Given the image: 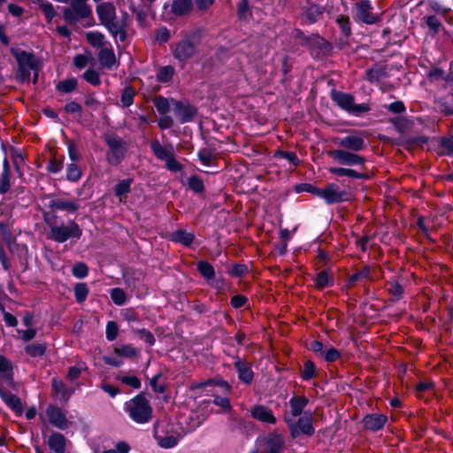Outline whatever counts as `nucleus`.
<instances>
[{
	"mask_svg": "<svg viewBox=\"0 0 453 453\" xmlns=\"http://www.w3.org/2000/svg\"><path fill=\"white\" fill-rule=\"evenodd\" d=\"M296 193H309L325 201L326 204L340 203L349 200V193L341 190L335 183H328L326 188H320L311 183L303 182L296 184L294 188Z\"/></svg>",
	"mask_w": 453,
	"mask_h": 453,
	"instance_id": "nucleus-1",
	"label": "nucleus"
},
{
	"mask_svg": "<svg viewBox=\"0 0 453 453\" xmlns=\"http://www.w3.org/2000/svg\"><path fill=\"white\" fill-rule=\"evenodd\" d=\"M58 216L53 214L50 219L44 216V220L50 228L48 238L58 242L63 243L69 239L78 241L82 235V229L75 220H69L67 225L62 223L58 225Z\"/></svg>",
	"mask_w": 453,
	"mask_h": 453,
	"instance_id": "nucleus-2",
	"label": "nucleus"
},
{
	"mask_svg": "<svg viewBox=\"0 0 453 453\" xmlns=\"http://www.w3.org/2000/svg\"><path fill=\"white\" fill-rule=\"evenodd\" d=\"M10 52L17 62L16 81L19 84L28 82L31 79L32 69L36 68V62L39 58L34 51H27L19 48H11Z\"/></svg>",
	"mask_w": 453,
	"mask_h": 453,
	"instance_id": "nucleus-3",
	"label": "nucleus"
},
{
	"mask_svg": "<svg viewBox=\"0 0 453 453\" xmlns=\"http://www.w3.org/2000/svg\"><path fill=\"white\" fill-rule=\"evenodd\" d=\"M283 421L288 429L289 438L292 441H296L302 436L311 437L315 434V420L311 411H306L302 417L297 418L283 416Z\"/></svg>",
	"mask_w": 453,
	"mask_h": 453,
	"instance_id": "nucleus-4",
	"label": "nucleus"
},
{
	"mask_svg": "<svg viewBox=\"0 0 453 453\" xmlns=\"http://www.w3.org/2000/svg\"><path fill=\"white\" fill-rule=\"evenodd\" d=\"M201 41V31L193 30L183 36L174 46H172L173 58L180 63H186L192 58Z\"/></svg>",
	"mask_w": 453,
	"mask_h": 453,
	"instance_id": "nucleus-5",
	"label": "nucleus"
},
{
	"mask_svg": "<svg viewBox=\"0 0 453 453\" xmlns=\"http://www.w3.org/2000/svg\"><path fill=\"white\" fill-rule=\"evenodd\" d=\"M124 410L130 418L138 424L149 422L152 416V407L142 392L126 402Z\"/></svg>",
	"mask_w": 453,
	"mask_h": 453,
	"instance_id": "nucleus-6",
	"label": "nucleus"
},
{
	"mask_svg": "<svg viewBox=\"0 0 453 453\" xmlns=\"http://www.w3.org/2000/svg\"><path fill=\"white\" fill-rule=\"evenodd\" d=\"M293 37L298 41L302 47H305L310 50H319L321 52L326 53L332 50L331 43L318 33L307 35L302 29L295 28L293 30Z\"/></svg>",
	"mask_w": 453,
	"mask_h": 453,
	"instance_id": "nucleus-7",
	"label": "nucleus"
},
{
	"mask_svg": "<svg viewBox=\"0 0 453 453\" xmlns=\"http://www.w3.org/2000/svg\"><path fill=\"white\" fill-rule=\"evenodd\" d=\"M104 142L109 147L105 154L107 163L111 166H118L126 157L127 149L125 148L124 141L120 137L113 134L106 135L104 137Z\"/></svg>",
	"mask_w": 453,
	"mask_h": 453,
	"instance_id": "nucleus-8",
	"label": "nucleus"
},
{
	"mask_svg": "<svg viewBox=\"0 0 453 453\" xmlns=\"http://www.w3.org/2000/svg\"><path fill=\"white\" fill-rule=\"evenodd\" d=\"M173 102V111L180 124L193 122L198 113V108L191 104L188 99L174 100Z\"/></svg>",
	"mask_w": 453,
	"mask_h": 453,
	"instance_id": "nucleus-9",
	"label": "nucleus"
},
{
	"mask_svg": "<svg viewBox=\"0 0 453 453\" xmlns=\"http://www.w3.org/2000/svg\"><path fill=\"white\" fill-rule=\"evenodd\" d=\"M326 12V7L306 0V4L300 7V23L303 26H311L319 22Z\"/></svg>",
	"mask_w": 453,
	"mask_h": 453,
	"instance_id": "nucleus-10",
	"label": "nucleus"
},
{
	"mask_svg": "<svg viewBox=\"0 0 453 453\" xmlns=\"http://www.w3.org/2000/svg\"><path fill=\"white\" fill-rule=\"evenodd\" d=\"M327 155L342 165H360L362 169L365 168V157L356 154L355 151H348L345 150H332L327 151Z\"/></svg>",
	"mask_w": 453,
	"mask_h": 453,
	"instance_id": "nucleus-11",
	"label": "nucleus"
},
{
	"mask_svg": "<svg viewBox=\"0 0 453 453\" xmlns=\"http://www.w3.org/2000/svg\"><path fill=\"white\" fill-rule=\"evenodd\" d=\"M55 195L50 194H45L42 196V199H50L47 207L56 214L57 211H65L68 214L75 213L79 208L80 205L76 200L71 201V200H65L61 198H54Z\"/></svg>",
	"mask_w": 453,
	"mask_h": 453,
	"instance_id": "nucleus-12",
	"label": "nucleus"
},
{
	"mask_svg": "<svg viewBox=\"0 0 453 453\" xmlns=\"http://www.w3.org/2000/svg\"><path fill=\"white\" fill-rule=\"evenodd\" d=\"M361 422L365 430L378 432L388 422V416L382 413H368L363 417Z\"/></svg>",
	"mask_w": 453,
	"mask_h": 453,
	"instance_id": "nucleus-13",
	"label": "nucleus"
},
{
	"mask_svg": "<svg viewBox=\"0 0 453 453\" xmlns=\"http://www.w3.org/2000/svg\"><path fill=\"white\" fill-rule=\"evenodd\" d=\"M372 6L370 0H360L357 4V16L365 24L373 25L380 20L379 15L372 14Z\"/></svg>",
	"mask_w": 453,
	"mask_h": 453,
	"instance_id": "nucleus-14",
	"label": "nucleus"
},
{
	"mask_svg": "<svg viewBox=\"0 0 453 453\" xmlns=\"http://www.w3.org/2000/svg\"><path fill=\"white\" fill-rule=\"evenodd\" d=\"M49 422L55 427L65 430L68 427V420L64 411L58 406L49 404L46 408Z\"/></svg>",
	"mask_w": 453,
	"mask_h": 453,
	"instance_id": "nucleus-15",
	"label": "nucleus"
},
{
	"mask_svg": "<svg viewBox=\"0 0 453 453\" xmlns=\"http://www.w3.org/2000/svg\"><path fill=\"white\" fill-rule=\"evenodd\" d=\"M289 411H286L283 416H288V418H297L303 415L304 409L309 403V398L305 395H294L288 401Z\"/></svg>",
	"mask_w": 453,
	"mask_h": 453,
	"instance_id": "nucleus-16",
	"label": "nucleus"
},
{
	"mask_svg": "<svg viewBox=\"0 0 453 453\" xmlns=\"http://www.w3.org/2000/svg\"><path fill=\"white\" fill-rule=\"evenodd\" d=\"M234 367L237 372L238 380L246 384L250 385L254 379V372L251 369L250 365L243 360H241L239 357H234Z\"/></svg>",
	"mask_w": 453,
	"mask_h": 453,
	"instance_id": "nucleus-17",
	"label": "nucleus"
},
{
	"mask_svg": "<svg viewBox=\"0 0 453 453\" xmlns=\"http://www.w3.org/2000/svg\"><path fill=\"white\" fill-rule=\"evenodd\" d=\"M205 387H219L225 395H228L232 392L231 385L220 377L210 378L200 382L192 383L189 388L193 391Z\"/></svg>",
	"mask_w": 453,
	"mask_h": 453,
	"instance_id": "nucleus-18",
	"label": "nucleus"
},
{
	"mask_svg": "<svg viewBox=\"0 0 453 453\" xmlns=\"http://www.w3.org/2000/svg\"><path fill=\"white\" fill-rule=\"evenodd\" d=\"M339 146L348 151H361L365 147V139L360 134H349L339 139Z\"/></svg>",
	"mask_w": 453,
	"mask_h": 453,
	"instance_id": "nucleus-19",
	"label": "nucleus"
},
{
	"mask_svg": "<svg viewBox=\"0 0 453 453\" xmlns=\"http://www.w3.org/2000/svg\"><path fill=\"white\" fill-rule=\"evenodd\" d=\"M0 379L10 388L16 389L12 363L3 355H0Z\"/></svg>",
	"mask_w": 453,
	"mask_h": 453,
	"instance_id": "nucleus-20",
	"label": "nucleus"
},
{
	"mask_svg": "<svg viewBox=\"0 0 453 453\" xmlns=\"http://www.w3.org/2000/svg\"><path fill=\"white\" fill-rule=\"evenodd\" d=\"M51 389L52 395L58 397L61 402L65 403H67L70 400L75 391L74 388L67 387L63 380L57 377H54L51 380Z\"/></svg>",
	"mask_w": 453,
	"mask_h": 453,
	"instance_id": "nucleus-21",
	"label": "nucleus"
},
{
	"mask_svg": "<svg viewBox=\"0 0 453 453\" xmlns=\"http://www.w3.org/2000/svg\"><path fill=\"white\" fill-rule=\"evenodd\" d=\"M331 100L342 110L349 112L355 97L349 93H345L336 89H332L330 92Z\"/></svg>",
	"mask_w": 453,
	"mask_h": 453,
	"instance_id": "nucleus-22",
	"label": "nucleus"
},
{
	"mask_svg": "<svg viewBox=\"0 0 453 453\" xmlns=\"http://www.w3.org/2000/svg\"><path fill=\"white\" fill-rule=\"evenodd\" d=\"M0 398L16 414V416L22 415L23 405L20 398L16 395L7 392L1 384Z\"/></svg>",
	"mask_w": 453,
	"mask_h": 453,
	"instance_id": "nucleus-23",
	"label": "nucleus"
},
{
	"mask_svg": "<svg viewBox=\"0 0 453 453\" xmlns=\"http://www.w3.org/2000/svg\"><path fill=\"white\" fill-rule=\"evenodd\" d=\"M266 453H283L285 449V440L282 434L277 432L269 433L265 439Z\"/></svg>",
	"mask_w": 453,
	"mask_h": 453,
	"instance_id": "nucleus-24",
	"label": "nucleus"
},
{
	"mask_svg": "<svg viewBox=\"0 0 453 453\" xmlns=\"http://www.w3.org/2000/svg\"><path fill=\"white\" fill-rule=\"evenodd\" d=\"M251 417L262 423L274 425L277 422L273 412L269 408L257 404L250 411Z\"/></svg>",
	"mask_w": 453,
	"mask_h": 453,
	"instance_id": "nucleus-25",
	"label": "nucleus"
},
{
	"mask_svg": "<svg viewBox=\"0 0 453 453\" xmlns=\"http://www.w3.org/2000/svg\"><path fill=\"white\" fill-rule=\"evenodd\" d=\"M96 12L98 17L100 25L104 26L107 22L114 19L116 13V7L111 2H103L98 4L96 7Z\"/></svg>",
	"mask_w": 453,
	"mask_h": 453,
	"instance_id": "nucleus-26",
	"label": "nucleus"
},
{
	"mask_svg": "<svg viewBox=\"0 0 453 453\" xmlns=\"http://www.w3.org/2000/svg\"><path fill=\"white\" fill-rule=\"evenodd\" d=\"M104 27L113 38H119L122 42L127 40V32L125 29L124 25L119 21L117 14L114 16L113 19L104 24Z\"/></svg>",
	"mask_w": 453,
	"mask_h": 453,
	"instance_id": "nucleus-27",
	"label": "nucleus"
},
{
	"mask_svg": "<svg viewBox=\"0 0 453 453\" xmlns=\"http://www.w3.org/2000/svg\"><path fill=\"white\" fill-rule=\"evenodd\" d=\"M92 16V11H85L81 8L65 7L63 10L64 19L71 24H76L81 19H87Z\"/></svg>",
	"mask_w": 453,
	"mask_h": 453,
	"instance_id": "nucleus-28",
	"label": "nucleus"
},
{
	"mask_svg": "<svg viewBox=\"0 0 453 453\" xmlns=\"http://www.w3.org/2000/svg\"><path fill=\"white\" fill-rule=\"evenodd\" d=\"M328 172L338 177H349L356 180H367L370 179V175L365 173H359L351 168H344V167H329Z\"/></svg>",
	"mask_w": 453,
	"mask_h": 453,
	"instance_id": "nucleus-29",
	"label": "nucleus"
},
{
	"mask_svg": "<svg viewBox=\"0 0 453 453\" xmlns=\"http://www.w3.org/2000/svg\"><path fill=\"white\" fill-rule=\"evenodd\" d=\"M168 240L174 243L181 244L185 247H190L195 241V234L193 233H188L184 229L179 228L169 234Z\"/></svg>",
	"mask_w": 453,
	"mask_h": 453,
	"instance_id": "nucleus-30",
	"label": "nucleus"
},
{
	"mask_svg": "<svg viewBox=\"0 0 453 453\" xmlns=\"http://www.w3.org/2000/svg\"><path fill=\"white\" fill-rule=\"evenodd\" d=\"M313 282L318 290H323L334 285V274L330 270H323L313 278Z\"/></svg>",
	"mask_w": 453,
	"mask_h": 453,
	"instance_id": "nucleus-31",
	"label": "nucleus"
},
{
	"mask_svg": "<svg viewBox=\"0 0 453 453\" xmlns=\"http://www.w3.org/2000/svg\"><path fill=\"white\" fill-rule=\"evenodd\" d=\"M48 445L56 453H65L66 439L61 433L53 432L49 437Z\"/></svg>",
	"mask_w": 453,
	"mask_h": 453,
	"instance_id": "nucleus-32",
	"label": "nucleus"
},
{
	"mask_svg": "<svg viewBox=\"0 0 453 453\" xmlns=\"http://www.w3.org/2000/svg\"><path fill=\"white\" fill-rule=\"evenodd\" d=\"M98 61L103 67L111 69L116 64V56L111 48H103L97 55Z\"/></svg>",
	"mask_w": 453,
	"mask_h": 453,
	"instance_id": "nucleus-33",
	"label": "nucleus"
},
{
	"mask_svg": "<svg viewBox=\"0 0 453 453\" xmlns=\"http://www.w3.org/2000/svg\"><path fill=\"white\" fill-rule=\"evenodd\" d=\"M134 182L133 178L120 180L113 188L114 195L119 201L127 198V194L131 192V185Z\"/></svg>",
	"mask_w": 453,
	"mask_h": 453,
	"instance_id": "nucleus-34",
	"label": "nucleus"
},
{
	"mask_svg": "<svg viewBox=\"0 0 453 453\" xmlns=\"http://www.w3.org/2000/svg\"><path fill=\"white\" fill-rule=\"evenodd\" d=\"M150 150L153 152L154 156L159 159L165 161L167 158H169L173 153V150L171 147L170 149H167L161 145L158 140L155 139L153 140L150 144Z\"/></svg>",
	"mask_w": 453,
	"mask_h": 453,
	"instance_id": "nucleus-35",
	"label": "nucleus"
},
{
	"mask_svg": "<svg viewBox=\"0 0 453 453\" xmlns=\"http://www.w3.org/2000/svg\"><path fill=\"white\" fill-rule=\"evenodd\" d=\"M192 9V0H173L171 5V12L176 16H184Z\"/></svg>",
	"mask_w": 453,
	"mask_h": 453,
	"instance_id": "nucleus-36",
	"label": "nucleus"
},
{
	"mask_svg": "<svg viewBox=\"0 0 453 453\" xmlns=\"http://www.w3.org/2000/svg\"><path fill=\"white\" fill-rule=\"evenodd\" d=\"M196 270L206 282H210L216 276L213 265L206 260H199L196 263Z\"/></svg>",
	"mask_w": 453,
	"mask_h": 453,
	"instance_id": "nucleus-37",
	"label": "nucleus"
},
{
	"mask_svg": "<svg viewBox=\"0 0 453 453\" xmlns=\"http://www.w3.org/2000/svg\"><path fill=\"white\" fill-rule=\"evenodd\" d=\"M437 153L453 157V135L441 136L439 139Z\"/></svg>",
	"mask_w": 453,
	"mask_h": 453,
	"instance_id": "nucleus-38",
	"label": "nucleus"
},
{
	"mask_svg": "<svg viewBox=\"0 0 453 453\" xmlns=\"http://www.w3.org/2000/svg\"><path fill=\"white\" fill-rule=\"evenodd\" d=\"M114 353L120 357L135 358L140 356V351L132 344H122L114 349Z\"/></svg>",
	"mask_w": 453,
	"mask_h": 453,
	"instance_id": "nucleus-39",
	"label": "nucleus"
},
{
	"mask_svg": "<svg viewBox=\"0 0 453 453\" xmlns=\"http://www.w3.org/2000/svg\"><path fill=\"white\" fill-rule=\"evenodd\" d=\"M123 319L127 321L129 327L133 331V326H138L142 324L140 315L134 311V309H127L120 313Z\"/></svg>",
	"mask_w": 453,
	"mask_h": 453,
	"instance_id": "nucleus-40",
	"label": "nucleus"
},
{
	"mask_svg": "<svg viewBox=\"0 0 453 453\" xmlns=\"http://www.w3.org/2000/svg\"><path fill=\"white\" fill-rule=\"evenodd\" d=\"M366 79L369 82H378L383 77H387V72L384 67L374 65L365 71Z\"/></svg>",
	"mask_w": 453,
	"mask_h": 453,
	"instance_id": "nucleus-41",
	"label": "nucleus"
},
{
	"mask_svg": "<svg viewBox=\"0 0 453 453\" xmlns=\"http://www.w3.org/2000/svg\"><path fill=\"white\" fill-rule=\"evenodd\" d=\"M175 70L173 65H165L159 68L156 79L158 82L168 83L173 80Z\"/></svg>",
	"mask_w": 453,
	"mask_h": 453,
	"instance_id": "nucleus-42",
	"label": "nucleus"
},
{
	"mask_svg": "<svg viewBox=\"0 0 453 453\" xmlns=\"http://www.w3.org/2000/svg\"><path fill=\"white\" fill-rule=\"evenodd\" d=\"M133 333L137 334L138 338L143 341L149 347H152L156 342L153 334L146 328L133 326Z\"/></svg>",
	"mask_w": 453,
	"mask_h": 453,
	"instance_id": "nucleus-43",
	"label": "nucleus"
},
{
	"mask_svg": "<svg viewBox=\"0 0 453 453\" xmlns=\"http://www.w3.org/2000/svg\"><path fill=\"white\" fill-rule=\"evenodd\" d=\"M75 301L78 303H82L87 300L89 293V288L85 282H78L73 288Z\"/></svg>",
	"mask_w": 453,
	"mask_h": 453,
	"instance_id": "nucleus-44",
	"label": "nucleus"
},
{
	"mask_svg": "<svg viewBox=\"0 0 453 453\" xmlns=\"http://www.w3.org/2000/svg\"><path fill=\"white\" fill-rule=\"evenodd\" d=\"M317 376V367L312 360H306L303 364V369L301 372V378L303 381H309L310 380Z\"/></svg>",
	"mask_w": 453,
	"mask_h": 453,
	"instance_id": "nucleus-45",
	"label": "nucleus"
},
{
	"mask_svg": "<svg viewBox=\"0 0 453 453\" xmlns=\"http://www.w3.org/2000/svg\"><path fill=\"white\" fill-rule=\"evenodd\" d=\"M424 20L429 28L430 35H437L440 32L441 27H442L441 20L435 15L425 16Z\"/></svg>",
	"mask_w": 453,
	"mask_h": 453,
	"instance_id": "nucleus-46",
	"label": "nucleus"
},
{
	"mask_svg": "<svg viewBox=\"0 0 453 453\" xmlns=\"http://www.w3.org/2000/svg\"><path fill=\"white\" fill-rule=\"evenodd\" d=\"M2 236H3V240L4 241V242L7 244V246L9 247V249L11 250H12V245H15L17 248V250L19 251V256H21V254L23 252H26V253L27 252V246L26 244L16 243V238H15V236H13L11 230L8 231L7 233L4 234Z\"/></svg>",
	"mask_w": 453,
	"mask_h": 453,
	"instance_id": "nucleus-47",
	"label": "nucleus"
},
{
	"mask_svg": "<svg viewBox=\"0 0 453 453\" xmlns=\"http://www.w3.org/2000/svg\"><path fill=\"white\" fill-rule=\"evenodd\" d=\"M78 86V81L76 78H69L63 81H60L56 85L57 90L63 93H71L76 89Z\"/></svg>",
	"mask_w": 453,
	"mask_h": 453,
	"instance_id": "nucleus-48",
	"label": "nucleus"
},
{
	"mask_svg": "<svg viewBox=\"0 0 453 453\" xmlns=\"http://www.w3.org/2000/svg\"><path fill=\"white\" fill-rule=\"evenodd\" d=\"M336 23L342 32V35L345 38H349L351 35V25L349 16L341 14L336 19Z\"/></svg>",
	"mask_w": 453,
	"mask_h": 453,
	"instance_id": "nucleus-49",
	"label": "nucleus"
},
{
	"mask_svg": "<svg viewBox=\"0 0 453 453\" xmlns=\"http://www.w3.org/2000/svg\"><path fill=\"white\" fill-rule=\"evenodd\" d=\"M371 267L370 265L364 266L361 270L358 272L353 273L349 279H348V285L349 287L353 286L357 281H359L363 279H371Z\"/></svg>",
	"mask_w": 453,
	"mask_h": 453,
	"instance_id": "nucleus-50",
	"label": "nucleus"
},
{
	"mask_svg": "<svg viewBox=\"0 0 453 453\" xmlns=\"http://www.w3.org/2000/svg\"><path fill=\"white\" fill-rule=\"evenodd\" d=\"M47 347L42 343H31L25 347V352L31 357H42L45 354Z\"/></svg>",
	"mask_w": 453,
	"mask_h": 453,
	"instance_id": "nucleus-51",
	"label": "nucleus"
},
{
	"mask_svg": "<svg viewBox=\"0 0 453 453\" xmlns=\"http://www.w3.org/2000/svg\"><path fill=\"white\" fill-rule=\"evenodd\" d=\"M388 285V291L393 296L394 302L403 298L404 288L397 280L389 281Z\"/></svg>",
	"mask_w": 453,
	"mask_h": 453,
	"instance_id": "nucleus-52",
	"label": "nucleus"
},
{
	"mask_svg": "<svg viewBox=\"0 0 453 453\" xmlns=\"http://www.w3.org/2000/svg\"><path fill=\"white\" fill-rule=\"evenodd\" d=\"M153 103L157 112L161 115L167 114L171 110L168 99L163 96H156Z\"/></svg>",
	"mask_w": 453,
	"mask_h": 453,
	"instance_id": "nucleus-53",
	"label": "nucleus"
},
{
	"mask_svg": "<svg viewBox=\"0 0 453 453\" xmlns=\"http://www.w3.org/2000/svg\"><path fill=\"white\" fill-rule=\"evenodd\" d=\"M236 14L240 20H245L251 16L249 0H240L236 4Z\"/></svg>",
	"mask_w": 453,
	"mask_h": 453,
	"instance_id": "nucleus-54",
	"label": "nucleus"
},
{
	"mask_svg": "<svg viewBox=\"0 0 453 453\" xmlns=\"http://www.w3.org/2000/svg\"><path fill=\"white\" fill-rule=\"evenodd\" d=\"M82 172L81 168L75 164L71 163L67 165L65 178L71 182H77L81 180Z\"/></svg>",
	"mask_w": 453,
	"mask_h": 453,
	"instance_id": "nucleus-55",
	"label": "nucleus"
},
{
	"mask_svg": "<svg viewBox=\"0 0 453 453\" xmlns=\"http://www.w3.org/2000/svg\"><path fill=\"white\" fill-rule=\"evenodd\" d=\"M273 157L275 158L287 159L294 166H297L300 164V159L297 157L296 154L293 151L278 150L274 152Z\"/></svg>",
	"mask_w": 453,
	"mask_h": 453,
	"instance_id": "nucleus-56",
	"label": "nucleus"
},
{
	"mask_svg": "<svg viewBox=\"0 0 453 453\" xmlns=\"http://www.w3.org/2000/svg\"><path fill=\"white\" fill-rule=\"evenodd\" d=\"M188 188L196 194H201L204 191V184L202 178L198 175H191L188 179Z\"/></svg>",
	"mask_w": 453,
	"mask_h": 453,
	"instance_id": "nucleus-57",
	"label": "nucleus"
},
{
	"mask_svg": "<svg viewBox=\"0 0 453 453\" xmlns=\"http://www.w3.org/2000/svg\"><path fill=\"white\" fill-rule=\"evenodd\" d=\"M249 273L247 265L242 263H235L230 269L227 270V273L234 278H243Z\"/></svg>",
	"mask_w": 453,
	"mask_h": 453,
	"instance_id": "nucleus-58",
	"label": "nucleus"
},
{
	"mask_svg": "<svg viewBox=\"0 0 453 453\" xmlns=\"http://www.w3.org/2000/svg\"><path fill=\"white\" fill-rule=\"evenodd\" d=\"M88 42L96 48H100L104 44V35L97 31H91L86 34Z\"/></svg>",
	"mask_w": 453,
	"mask_h": 453,
	"instance_id": "nucleus-59",
	"label": "nucleus"
},
{
	"mask_svg": "<svg viewBox=\"0 0 453 453\" xmlns=\"http://www.w3.org/2000/svg\"><path fill=\"white\" fill-rule=\"evenodd\" d=\"M111 301L118 306L125 304L127 301L126 292L120 288H113L110 291Z\"/></svg>",
	"mask_w": 453,
	"mask_h": 453,
	"instance_id": "nucleus-60",
	"label": "nucleus"
},
{
	"mask_svg": "<svg viewBox=\"0 0 453 453\" xmlns=\"http://www.w3.org/2000/svg\"><path fill=\"white\" fill-rule=\"evenodd\" d=\"M134 91L131 86L125 87L121 92L120 101L123 107H129L134 104Z\"/></svg>",
	"mask_w": 453,
	"mask_h": 453,
	"instance_id": "nucleus-61",
	"label": "nucleus"
},
{
	"mask_svg": "<svg viewBox=\"0 0 453 453\" xmlns=\"http://www.w3.org/2000/svg\"><path fill=\"white\" fill-rule=\"evenodd\" d=\"M65 156H60L58 157L57 156H54L49 162L47 165V171L50 173H59L64 165Z\"/></svg>",
	"mask_w": 453,
	"mask_h": 453,
	"instance_id": "nucleus-62",
	"label": "nucleus"
},
{
	"mask_svg": "<svg viewBox=\"0 0 453 453\" xmlns=\"http://www.w3.org/2000/svg\"><path fill=\"white\" fill-rule=\"evenodd\" d=\"M72 274L77 279H84L88 274V266L84 262H76L73 265Z\"/></svg>",
	"mask_w": 453,
	"mask_h": 453,
	"instance_id": "nucleus-63",
	"label": "nucleus"
},
{
	"mask_svg": "<svg viewBox=\"0 0 453 453\" xmlns=\"http://www.w3.org/2000/svg\"><path fill=\"white\" fill-rule=\"evenodd\" d=\"M82 78L92 86L97 87L101 84L100 74L94 69L86 70L82 74Z\"/></svg>",
	"mask_w": 453,
	"mask_h": 453,
	"instance_id": "nucleus-64",
	"label": "nucleus"
}]
</instances>
